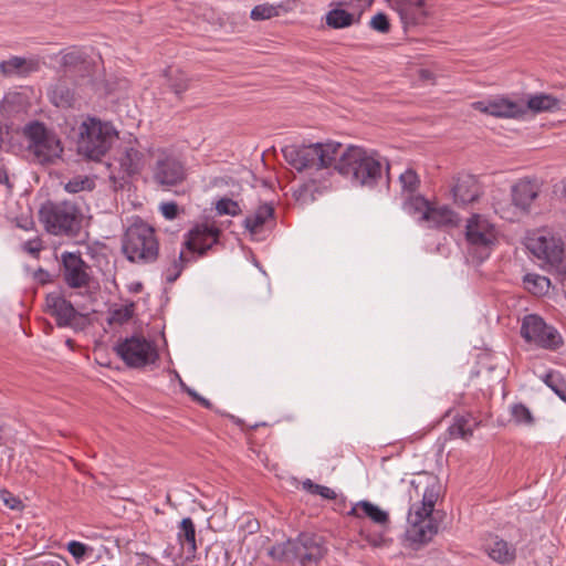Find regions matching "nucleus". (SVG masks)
Here are the masks:
<instances>
[{"label":"nucleus","mask_w":566,"mask_h":566,"mask_svg":"<svg viewBox=\"0 0 566 566\" xmlns=\"http://www.w3.org/2000/svg\"><path fill=\"white\" fill-rule=\"evenodd\" d=\"M65 345H66L69 348L74 349V347H75V340H74V339H72V338H67V339L65 340Z\"/></svg>","instance_id":"59"},{"label":"nucleus","mask_w":566,"mask_h":566,"mask_svg":"<svg viewBox=\"0 0 566 566\" xmlns=\"http://www.w3.org/2000/svg\"><path fill=\"white\" fill-rule=\"evenodd\" d=\"M51 134L52 133L46 129L45 125L38 120L30 123L25 128V135L30 144H38Z\"/></svg>","instance_id":"39"},{"label":"nucleus","mask_w":566,"mask_h":566,"mask_svg":"<svg viewBox=\"0 0 566 566\" xmlns=\"http://www.w3.org/2000/svg\"><path fill=\"white\" fill-rule=\"evenodd\" d=\"M277 14H279V11H277L276 7L269 4V3H263V4L255 6L251 10L250 17L254 21H261V20L271 19L273 17H276Z\"/></svg>","instance_id":"42"},{"label":"nucleus","mask_w":566,"mask_h":566,"mask_svg":"<svg viewBox=\"0 0 566 566\" xmlns=\"http://www.w3.org/2000/svg\"><path fill=\"white\" fill-rule=\"evenodd\" d=\"M465 238L472 247L489 248L496 240V230L486 218L473 214L467 221Z\"/></svg>","instance_id":"16"},{"label":"nucleus","mask_w":566,"mask_h":566,"mask_svg":"<svg viewBox=\"0 0 566 566\" xmlns=\"http://www.w3.org/2000/svg\"><path fill=\"white\" fill-rule=\"evenodd\" d=\"M0 497L3 500V503L11 510L20 511L24 507L22 501L7 490H2L0 492Z\"/></svg>","instance_id":"48"},{"label":"nucleus","mask_w":566,"mask_h":566,"mask_svg":"<svg viewBox=\"0 0 566 566\" xmlns=\"http://www.w3.org/2000/svg\"><path fill=\"white\" fill-rule=\"evenodd\" d=\"M187 171L184 163L172 154H158L153 167V179L161 188L169 190L184 182Z\"/></svg>","instance_id":"12"},{"label":"nucleus","mask_w":566,"mask_h":566,"mask_svg":"<svg viewBox=\"0 0 566 566\" xmlns=\"http://www.w3.org/2000/svg\"><path fill=\"white\" fill-rule=\"evenodd\" d=\"M355 15L344 9L335 8L327 12L326 24L333 29H344L353 25Z\"/></svg>","instance_id":"31"},{"label":"nucleus","mask_w":566,"mask_h":566,"mask_svg":"<svg viewBox=\"0 0 566 566\" xmlns=\"http://www.w3.org/2000/svg\"><path fill=\"white\" fill-rule=\"evenodd\" d=\"M218 506H220V507L218 509V511H221V510H222V511H223V513H226L227 507H223V506L221 505V503H218Z\"/></svg>","instance_id":"61"},{"label":"nucleus","mask_w":566,"mask_h":566,"mask_svg":"<svg viewBox=\"0 0 566 566\" xmlns=\"http://www.w3.org/2000/svg\"><path fill=\"white\" fill-rule=\"evenodd\" d=\"M0 184L6 185L9 189L12 188V185L10 184L8 171L4 168H0Z\"/></svg>","instance_id":"54"},{"label":"nucleus","mask_w":566,"mask_h":566,"mask_svg":"<svg viewBox=\"0 0 566 566\" xmlns=\"http://www.w3.org/2000/svg\"><path fill=\"white\" fill-rule=\"evenodd\" d=\"M453 201L458 206H467L476 201L482 195V188L475 176L459 174L451 186Z\"/></svg>","instance_id":"17"},{"label":"nucleus","mask_w":566,"mask_h":566,"mask_svg":"<svg viewBox=\"0 0 566 566\" xmlns=\"http://www.w3.org/2000/svg\"><path fill=\"white\" fill-rule=\"evenodd\" d=\"M44 566H60V565H55V564H50V565H44Z\"/></svg>","instance_id":"63"},{"label":"nucleus","mask_w":566,"mask_h":566,"mask_svg":"<svg viewBox=\"0 0 566 566\" xmlns=\"http://www.w3.org/2000/svg\"><path fill=\"white\" fill-rule=\"evenodd\" d=\"M449 433L453 438L467 439L472 436V430L469 427V421L465 418L460 417L450 426Z\"/></svg>","instance_id":"43"},{"label":"nucleus","mask_w":566,"mask_h":566,"mask_svg":"<svg viewBox=\"0 0 566 566\" xmlns=\"http://www.w3.org/2000/svg\"><path fill=\"white\" fill-rule=\"evenodd\" d=\"M51 101L57 107L70 108L75 103V93L65 84H57L52 91Z\"/></svg>","instance_id":"33"},{"label":"nucleus","mask_w":566,"mask_h":566,"mask_svg":"<svg viewBox=\"0 0 566 566\" xmlns=\"http://www.w3.org/2000/svg\"><path fill=\"white\" fill-rule=\"evenodd\" d=\"M399 182L401 186V192L405 196H409L416 193L419 189L420 178L413 169L408 168L402 174H400Z\"/></svg>","instance_id":"38"},{"label":"nucleus","mask_w":566,"mask_h":566,"mask_svg":"<svg viewBox=\"0 0 566 566\" xmlns=\"http://www.w3.org/2000/svg\"><path fill=\"white\" fill-rule=\"evenodd\" d=\"M90 265L80 252L65 251L61 254L60 271L64 283L70 289L87 287L91 282Z\"/></svg>","instance_id":"14"},{"label":"nucleus","mask_w":566,"mask_h":566,"mask_svg":"<svg viewBox=\"0 0 566 566\" xmlns=\"http://www.w3.org/2000/svg\"><path fill=\"white\" fill-rule=\"evenodd\" d=\"M342 144L328 140L308 145H287L282 154L285 161L297 171L321 170L334 165Z\"/></svg>","instance_id":"4"},{"label":"nucleus","mask_w":566,"mask_h":566,"mask_svg":"<svg viewBox=\"0 0 566 566\" xmlns=\"http://www.w3.org/2000/svg\"><path fill=\"white\" fill-rule=\"evenodd\" d=\"M226 187L230 188L229 195L217 196L214 213L217 216L238 217L243 211L242 186L231 177H214V188L222 189Z\"/></svg>","instance_id":"13"},{"label":"nucleus","mask_w":566,"mask_h":566,"mask_svg":"<svg viewBox=\"0 0 566 566\" xmlns=\"http://www.w3.org/2000/svg\"><path fill=\"white\" fill-rule=\"evenodd\" d=\"M27 60L24 57L20 56H12L7 61H2L0 63V72L8 76V75H27L29 74L33 69L32 67H25Z\"/></svg>","instance_id":"35"},{"label":"nucleus","mask_w":566,"mask_h":566,"mask_svg":"<svg viewBox=\"0 0 566 566\" xmlns=\"http://www.w3.org/2000/svg\"><path fill=\"white\" fill-rule=\"evenodd\" d=\"M117 133L108 123L97 118H88L81 126L77 142L78 154L92 160H101L109 150Z\"/></svg>","instance_id":"7"},{"label":"nucleus","mask_w":566,"mask_h":566,"mask_svg":"<svg viewBox=\"0 0 566 566\" xmlns=\"http://www.w3.org/2000/svg\"><path fill=\"white\" fill-rule=\"evenodd\" d=\"M95 182L88 177L77 176L69 180L64 189L70 193H77L83 190H93Z\"/></svg>","instance_id":"40"},{"label":"nucleus","mask_w":566,"mask_h":566,"mask_svg":"<svg viewBox=\"0 0 566 566\" xmlns=\"http://www.w3.org/2000/svg\"><path fill=\"white\" fill-rule=\"evenodd\" d=\"M431 202L421 195L406 196L403 209L411 216H417L420 222H423V214H427Z\"/></svg>","instance_id":"30"},{"label":"nucleus","mask_w":566,"mask_h":566,"mask_svg":"<svg viewBox=\"0 0 566 566\" xmlns=\"http://www.w3.org/2000/svg\"><path fill=\"white\" fill-rule=\"evenodd\" d=\"M491 116L518 118L526 114L525 106L522 103L511 101L506 97H494L491 99Z\"/></svg>","instance_id":"23"},{"label":"nucleus","mask_w":566,"mask_h":566,"mask_svg":"<svg viewBox=\"0 0 566 566\" xmlns=\"http://www.w3.org/2000/svg\"><path fill=\"white\" fill-rule=\"evenodd\" d=\"M327 553L324 541L314 534L302 533L294 539L279 543L269 549V555L280 563L297 562L302 566L317 564Z\"/></svg>","instance_id":"5"},{"label":"nucleus","mask_w":566,"mask_h":566,"mask_svg":"<svg viewBox=\"0 0 566 566\" xmlns=\"http://www.w3.org/2000/svg\"><path fill=\"white\" fill-rule=\"evenodd\" d=\"M512 417L517 423L530 424L533 422L530 409L523 403H517L512 407Z\"/></svg>","instance_id":"46"},{"label":"nucleus","mask_w":566,"mask_h":566,"mask_svg":"<svg viewBox=\"0 0 566 566\" xmlns=\"http://www.w3.org/2000/svg\"><path fill=\"white\" fill-rule=\"evenodd\" d=\"M348 515L357 518L368 517L379 525H386L389 522V515L386 511L365 500L357 502L348 512Z\"/></svg>","instance_id":"25"},{"label":"nucleus","mask_w":566,"mask_h":566,"mask_svg":"<svg viewBox=\"0 0 566 566\" xmlns=\"http://www.w3.org/2000/svg\"><path fill=\"white\" fill-rule=\"evenodd\" d=\"M196 401L199 402L201 406L208 408V409L212 407L211 402L208 399H206V398H203L201 396L198 397V399Z\"/></svg>","instance_id":"58"},{"label":"nucleus","mask_w":566,"mask_h":566,"mask_svg":"<svg viewBox=\"0 0 566 566\" xmlns=\"http://www.w3.org/2000/svg\"><path fill=\"white\" fill-rule=\"evenodd\" d=\"M274 217V208L271 203H263L256 210L248 216L243 224L245 229L252 234L258 233L262 227Z\"/></svg>","instance_id":"26"},{"label":"nucleus","mask_w":566,"mask_h":566,"mask_svg":"<svg viewBox=\"0 0 566 566\" xmlns=\"http://www.w3.org/2000/svg\"><path fill=\"white\" fill-rule=\"evenodd\" d=\"M178 536L182 544L186 543L188 545L189 552L196 551V528L190 517L181 520Z\"/></svg>","instance_id":"36"},{"label":"nucleus","mask_w":566,"mask_h":566,"mask_svg":"<svg viewBox=\"0 0 566 566\" xmlns=\"http://www.w3.org/2000/svg\"><path fill=\"white\" fill-rule=\"evenodd\" d=\"M182 247L181 250L193 258V261L207 255L208 251L212 249V224L196 223L185 234Z\"/></svg>","instance_id":"15"},{"label":"nucleus","mask_w":566,"mask_h":566,"mask_svg":"<svg viewBox=\"0 0 566 566\" xmlns=\"http://www.w3.org/2000/svg\"><path fill=\"white\" fill-rule=\"evenodd\" d=\"M134 315V303H130L129 305L122 306L119 308L114 310L111 313V323H118L124 324L128 322Z\"/></svg>","instance_id":"44"},{"label":"nucleus","mask_w":566,"mask_h":566,"mask_svg":"<svg viewBox=\"0 0 566 566\" xmlns=\"http://www.w3.org/2000/svg\"><path fill=\"white\" fill-rule=\"evenodd\" d=\"M87 54L80 48H70L61 59V65L67 70H77L87 64Z\"/></svg>","instance_id":"32"},{"label":"nucleus","mask_w":566,"mask_h":566,"mask_svg":"<svg viewBox=\"0 0 566 566\" xmlns=\"http://www.w3.org/2000/svg\"><path fill=\"white\" fill-rule=\"evenodd\" d=\"M44 312L54 318L56 326L60 328L81 332L86 326L85 315L80 313L60 291L46 294Z\"/></svg>","instance_id":"9"},{"label":"nucleus","mask_w":566,"mask_h":566,"mask_svg":"<svg viewBox=\"0 0 566 566\" xmlns=\"http://www.w3.org/2000/svg\"><path fill=\"white\" fill-rule=\"evenodd\" d=\"M539 191L541 184L537 179L522 178L512 186V202L521 211L528 212Z\"/></svg>","instance_id":"18"},{"label":"nucleus","mask_w":566,"mask_h":566,"mask_svg":"<svg viewBox=\"0 0 566 566\" xmlns=\"http://www.w3.org/2000/svg\"><path fill=\"white\" fill-rule=\"evenodd\" d=\"M395 9L405 25L420 24L428 15L426 0H395Z\"/></svg>","instance_id":"19"},{"label":"nucleus","mask_w":566,"mask_h":566,"mask_svg":"<svg viewBox=\"0 0 566 566\" xmlns=\"http://www.w3.org/2000/svg\"><path fill=\"white\" fill-rule=\"evenodd\" d=\"M370 27L381 33H387L390 29L389 20L384 13L375 14L370 20Z\"/></svg>","instance_id":"47"},{"label":"nucleus","mask_w":566,"mask_h":566,"mask_svg":"<svg viewBox=\"0 0 566 566\" xmlns=\"http://www.w3.org/2000/svg\"><path fill=\"white\" fill-rule=\"evenodd\" d=\"M143 290V283L142 282H135L129 286V291L133 293H139Z\"/></svg>","instance_id":"56"},{"label":"nucleus","mask_w":566,"mask_h":566,"mask_svg":"<svg viewBox=\"0 0 566 566\" xmlns=\"http://www.w3.org/2000/svg\"><path fill=\"white\" fill-rule=\"evenodd\" d=\"M521 335L527 342L536 346L555 350L563 344V338L558 331L547 325L544 319L535 314L526 315L521 325Z\"/></svg>","instance_id":"11"},{"label":"nucleus","mask_w":566,"mask_h":566,"mask_svg":"<svg viewBox=\"0 0 566 566\" xmlns=\"http://www.w3.org/2000/svg\"><path fill=\"white\" fill-rule=\"evenodd\" d=\"M33 277L41 285H45V284L52 283L54 281L51 273L42 268H39L34 272Z\"/></svg>","instance_id":"50"},{"label":"nucleus","mask_w":566,"mask_h":566,"mask_svg":"<svg viewBox=\"0 0 566 566\" xmlns=\"http://www.w3.org/2000/svg\"><path fill=\"white\" fill-rule=\"evenodd\" d=\"M303 489L311 494L319 495L321 497L326 500H334L336 497V493L333 489L325 485L316 484L311 480H305L303 482Z\"/></svg>","instance_id":"41"},{"label":"nucleus","mask_w":566,"mask_h":566,"mask_svg":"<svg viewBox=\"0 0 566 566\" xmlns=\"http://www.w3.org/2000/svg\"><path fill=\"white\" fill-rule=\"evenodd\" d=\"M144 155L134 147L126 148L119 157V166L122 171L127 176L132 177L139 174L143 168Z\"/></svg>","instance_id":"27"},{"label":"nucleus","mask_w":566,"mask_h":566,"mask_svg":"<svg viewBox=\"0 0 566 566\" xmlns=\"http://www.w3.org/2000/svg\"><path fill=\"white\" fill-rule=\"evenodd\" d=\"M524 286L534 295L545 294L551 285L549 280L537 273H527L523 277Z\"/></svg>","instance_id":"34"},{"label":"nucleus","mask_w":566,"mask_h":566,"mask_svg":"<svg viewBox=\"0 0 566 566\" xmlns=\"http://www.w3.org/2000/svg\"><path fill=\"white\" fill-rule=\"evenodd\" d=\"M39 220L50 234L74 235L81 228L82 212L74 202L48 200L39 209Z\"/></svg>","instance_id":"6"},{"label":"nucleus","mask_w":566,"mask_h":566,"mask_svg":"<svg viewBox=\"0 0 566 566\" xmlns=\"http://www.w3.org/2000/svg\"><path fill=\"white\" fill-rule=\"evenodd\" d=\"M360 534L364 537V539L366 542H368L374 547H381L387 544L386 538L381 534L371 535V534H364L363 532Z\"/></svg>","instance_id":"51"},{"label":"nucleus","mask_w":566,"mask_h":566,"mask_svg":"<svg viewBox=\"0 0 566 566\" xmlns=\"http://www.w3.org/2000/svg\"><path fill=\"white\" fill-rule=\"evenodd\" d=\"M29 150L40 164H50L53 163L55 158L60 157L63 148L56 136L51 134L38 144H30Z\"/></svg>","instance_id":"20"},{"label":"nucleus","mask_w":566,"mask_h":566,"mask_svg":"<svg viewBox=\"0 0 566 566\" xmlns=\"http://www.w3.org/2000/svg\"><path fill=\"white\" fill-rule=\"evenodd\" d=\"M562 261H563V264H562L563 268H556V271L559 273H566V248L565 247L563 249Z\"/></svg>","instance_id":"55"},{"label":"nucleus","mask_w":566,"mask_h":566,"mask_svg":"<svg viewBox=\"0 0 566 566\" xmlns=\"http://www.w3.org/2000/svg\"><path fill=\"white\" fill-rule=\"evenodd\" d=\"M164 76L167 80L169 90L177 96H180L188 90L189 78L182 71L169 66L164 71Z\"/></svg>","instance_id":"29"},{"label":"nucleus","mask_w":566,"mask_h":566,"mask_svg":"<svg viewBox=\"0 0 566 566\" xmlns=\"http://www.w3.org/2000/svg\"><path fill=\"white\" fill-rule=\"evenodd\" d=\"M423 222L430 228L457 226L459 217L450 207L431 202L427 214H423Z\"/></svg>","instance_id":"22"},{"label":"nucleus","mask_w":566,"mask_h":566,"mask_svg":"<svg viewBox=\"0 0 566 566\" xmlns=\"http://www.w3.org/2000/svg\"><path fill=\"white\" fill-rule=\"evenodd\" d=\"M565 244L551 231H536L526 240V248L539 261L552 269L563 268L562 254Z\"/></svg>","instance_id":"10"},{"label":"nucleus","mask_w":566,"mask_h":566,"mask_svg":"<svg viewBox=\"0 0 566 566\" xmlns=\"http://www.w3.org/2000/svg\"><path fill=\"white\" fill-rule=\"evenodd\" d=\"M2 429H3V424H2V422L0 421V432L2 431Z\"/></svg>","instance_id":"62"},{"label":"nucleus","mask_w":566,"mask_h":566,"mask_svg":"<svg viewBox=\"0 0 566 566\" xmlns=\"http://www.w3.org/2000/svg\"><path fill=\"white\" fill-rule=\"evenodd\" d=\"M42 249L40 240H29L24 243V250L31 254H36Z\"/></svg>","instance_id":"53"},{"label":"nucleus","mask_w":566,"mask_h":566,"mask_svg":"<svg viewBox=\"0 0 566 566\" xmlns=\"http://www.w3.org/2000/svg\"><path fill=\"white\" fill-rule=\"evenodd\" d=\"M218 233H219V231L214 228V232H213V235H214V243L217 242Z\"/></svg>","instance_id":"60"},{"label":"nucleus","mask_w":566,"mask_h":566,"mask_svg":"<svg viewBox=\"0 0 566 566\" xmlns=\"http://www.w3.org/2000/svg\"><path fill=\"white\" fill-rule=\"evenodd\" d=\"M484 552L492 560L501 565L512 564L516 558L515 547L497 536L484 545Z\"/></svg>","instance_id":"21"},{"label":"nucleus","mask_w":566,"mask_h":566,"mask_svg":"<svg viewBox=\"0 0 566 566\" xmlns=\"http://www.w3.org/2000/svg\"><path fill=\"white\" fill-rule=\"evenodd\" d=\"M122 252L130 263L156 262L159 256V241L155 229L137 218L123 234Z\"/></svg>","instance_id":"3"},{"label":"nucleus","mask_w":566,"mask_h":566,"mask_svg":"<svg viewBox=\"0 0 566 566\" xmlns=\"http://www.w3.org/2000/svg\"><path fill=\"white\" fill-rule=\"evenodd\" d=\"M67 551L73 558L80 563L86 557L87 553L92 551V548L82 542L71 541L67 543Z\"/></svg>","instance_id":"45"},{"label":"nucleus","mask_w":566,"mask_h":566,"mask_svg":"<svg viewBox=\"0 0 566 566\" xmlns=\"http://www.w3.org/2000/svg\"><path fill=\"white\" fill-rule=\"evenodd\" d=\"M559 108V101L549 94H535L527 98L525 109L533 113L553 112Z\"/></svg>","instance_id":"28"},{"label":"nucleus","mask_w":566,"mask_h":566,"mask_svg":"<svg viewBox=\"0 0 566 566\" xmlns=\"http://www.w3.org/2000/svg\"><path fill=\"white\" fill-rule=\"evenodd\" d=\"M335 170L354 186L374 188L389 172L388 160L378 151L349 145L339 149L334 163Z\"/></svg>","instance_id":"2"},{"label":"nucleus","mask_w":566,"mask_h":566,"mask_svg":"<svg viewBox=\"0 0 566 566\" xmlns=\"http://www.w3.org/2000/svg\"><path fill=\"white\" fill-rule=\"evenodd\" d=\"M441 483L437 475L421 472L410 481V501L406 537L413 544H424L438 533V524L432 517L434 506L441 495Z\"/></svg>","instance_id":"1"},{"label":"nucleus","mask_w":566,"mask_h":566,"mask_svg":"<svg viewBox=\"0 0 566 566\" xmlns=\"http://www.w3.org/2000/svg\"><path fill=\"white\" fill-rule=\"evenodd\" d=\"M181 386L185 387V390L187 391V394L189 396H191L195 401L198 399V397H200V395H198L195 390L186 387L184 382H181Z\"/></svg>","instance_id":"57"},{"label":"nucleus","mask_w":566,"mask_h":566,"mask_svg":"<svg viewBox=\"0 0 566 566\" xmlns=\"http://www.w3.org/2000/svg\"><path fill=\"white\" fill-rule=\"evenodd\" d=\"M114 350L127 367L135 369L156 365L160 357L156 344L142 335L119 339Z\"/></svg>","instance_id":"8"},{"label":"nucleus","mask_w":566,"mask_h":566,"mask_svg":"<svg viewBox=\"0 0 566 566\" xmlns=\"http://www.w3.org/2000/svg\"><path fill=\"white\" fill-rule=\"evenodd\" d=\"M472 108L479 111L481 113L491 115V99L488 101H478L471 104Z\"/></svg>","instance_id":"52"},{"label":"nucleus","mask_w":566,"mask_h":566,"mask_svg":"<svg viewBox=\"0 0 566 566\" xmlns=\"http://www.w3.org/2000/svg\"><path fill=\"white\" fill-rule=\"evenodd\" d=\"M542 379L562 400L566 401V382L559 371L551 370Z\"/></svg>","instance_id":"37"},{"label":"nucleus","mask_w":566,"mask_h":566,"mask_svg":"<svg viewBox=\"0 0 566 566\" xmlns=\"http://www.w3.org/2000/svg\"><path fill=\"white\" fill-rule=\"evenodd\" d=\"M167 258L168 261L163 268V275L168 284H172L181 275L186 265L193 261V258H190L184 250H180L178 253L174 251Z\"/></svg>","instance_id":"24"},{"label":"nucleus","mask_w":566,"mask_h":566,"mask_svg":"<svg viewBox=\"0 0 566 566\" xmlns=\"http://www.w3.org/2000/svg\"><path fill=\"white\" fill-rule=\"evenodd\" d=\"M160 210H161V213L163 216L168 219V220H172L175 219L177 216H178V211H179V208H178V205L176 202H165L160 206Z\"/></svg>","instance_id":"49"}]
</instances>
